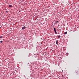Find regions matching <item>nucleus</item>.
I'll return each mask as SVG.
<instances>
[{"label":"nucleus","mask_w":79,"mask_h":79,"mask_svg":"<svg viewBox=\"0 0 79 79\" xmlns=\"http://www.w3.org/2000/svg\"><path fill=\"white\" fill-rule=\"evenodd\" d=\"M26 27L24 26L23 27H22V29H23V30H24V29H26Z\"/></svg>","instance_id":"f257e3e1"},{"label":"nucleus","mask_w":79,"mask_h":79,"mask_svg":"<svg viewBox=\"0 0 79 79\" xmlns=\"http://www.w3.org/2000/svg\"><path fill=\"white\" fill-rule=\"evenodd\" d=\"M54 32H55L56 34H57V33L56 32V28H54Z\"/></svg>","instance_id":"f03ea898"},{"label":"nucleus","mask_w":79,"mask_h":79,"mask_svg":"<svg viewBox=\"0 0 79 79\" xmlns=\"http://www.w3.org/2000/svg\"><path fill=\"white\" fill-rule=\"evenodd\" d=\"M56 44L57 45L58 44V40H56Z\"/></svg>","instance_id":"7ed1b4c3"},{"label":"nucleus","mask_w":79,"mask_h":79,"mask_svg":"<svg viewBox=\"0 0 79 79\" xmlns=\"http://www.w3.org/2000/svg\"><path fill=\"white\" fill-rule=\"evenodd\" d=\"M9 6V8H11V7H12V6H13L12 5H10Z\"/></svg>","instance_id":"20e7f679"},{"label":"nucleus","mask_w":79,"mask_h":79,"mask_svg":"<svg viewBox=\"0 0 79 79\" xmlns=\"http://www.w3.org/2000/svg\"><path fill=\"white\" fill-rule=\"evenodd\" d=\"M60 37H61V36H60V35H59L58 36V38H59V39H60Z\"/></svg>","instance_id":"39448f33"},{"label":"nucleus","mask_w":79,"mask_h":79,"mask_svg":"<svg viewBox=\"0 0 79 79\" xmlns=\"http://www.w3.org/2000/svg\"><path fill=\"white\" fill-rule=\"evenodd\" d=\"M64 34H67V32H65L64 33Z\"/></svg>","instance_id":"423d86ee"},{"label":"nucleus","mask_w":79,"mask_h":79,"mask_svg":"<svg viewBox=\"0 0 79 79\" xmlns=\"http://www.w3.org/2000/svg\"><path fill=\"white\" fill-rule=\"evenodd\" d=\"M3 38V36H1L0 37V38L1 39L2 38Z\"/></svg>","instance_id":"0eeeda50"},{"label":"nucleus","mask_w":79,"mask_h":79,"mask_svg":"<svg viewBox=\"0 0 79 79\" xmlns=\"http://www.w3.org/2000/svg\"><path fill=\"white\" fill-rule=\"evenodd\" d=\"M0 42H1V43H2L3 42V41H1Z\"/></svg>","instance_id":"6e6552de"},{"label":"nucleus","mask_w":79,"mask_h":79,"mask_svg":"<svg viewBox=\"0 0 79 79\" xmlns=\"http://www.w3.org/2000/svg\"><path fill=\"white\" fill-rule=\"evenodd\" d=\"M58 21H57L56 22V23H58Z\"/></svg>","instance_id":"1a4fd4ad"}]
</instances>
